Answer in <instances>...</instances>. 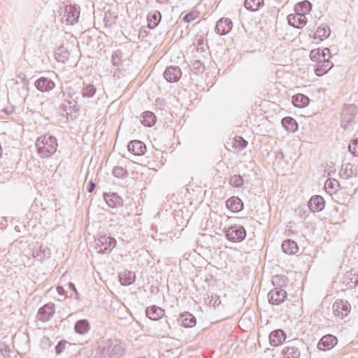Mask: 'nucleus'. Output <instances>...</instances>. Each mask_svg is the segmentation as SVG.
<instances>
[{
    "label": "nucleus",
    "mask_w": 358,
    "mask_h": 358,
    "mask_svg": "<svg viewBox=\"0 0 358 358\" xmlns=\"http://www.w3.org/2000/svg\"><path fill=\"white\" fill-rule=\"evenodd\" d=\"M102 358H119L125 350V343L120 339L110 338L99 347Z\"/></svg>",
    "instance_id": "nucleus-1"
},
{
    "label": "nucleus",
    "mask_w": 358,
    "mask_h": 358,
    "mask_svg": "<svg viewBox=\"0 0 358 358\" xmlns=\"http://www.w3.org/2000/svg\"><path fill=\"white\" fill-rule=\"evenodd\" d=\"M38 154L42 158H47L55 153L57 148L56 138L49 134L38 137L36 142Z\"/></svg>",
    "instance_id": "nucleus-2"
},
{
    "label": "nucleus",
    "mask_w": 358,
    "mask_h": 358,
    "mask_svg": "<svg viewBox=\"0 0 358 358\" xmlns=\"http://www.w3.org/2000/svg\"><path fill=\"white\" fill-rule=\"evenodd\" d=\"M287 279L285 275H277L273 278L272 282L273 285H278L279 287L271 289L268 294L270 303L278 306L284 302L287 297V292L281 287L287 285Z\"/></svg>",
    "instance_id": "nucleus-3"
},
{
    "label": "nucleus",
    "mask_w": 358,
    "mask_h": 358,
    "mask_svg": "<svg viewBox=\"0 0 358 358\" xmlns=\"http://www.w3.org/2000/svg\"><path fill=\"white\" fill-rule=\"evenodd\" d=\"M225 237L229 241L238 243L243 241L246 237V230L239 224H234L224 229Z\"/></svg>",
    "instance_id": "nucleus-4"
},
{
    "label": "nucleus",
    "mask_w": 358,
    "mask_h": 358,
    "mask_svg": "<svg viewBox=\"0 0 358 358\" xmlns=\"http://www.w3.org/2000/svg\"><path fill=\"white\" fill-rule=\"evenodd\" d=\"M116 244L115 238L101 236L96 240V250L99 253H110Z\"/></svg>",
    "instance_id": "nucleus-5"
},
{
    "label": "nucleus",
    "mask_w": 358,
    "mask_h": 358,
    "mask_svg": "<svg viewBox=\"0 0 358 358\" xmlns=\"http://www.w3.org/2000/svg\"><path fill=\"white\" fill-rule=\"evenodd\" d=\"M332 309L336 317L343 319L350 313L351 306L348 301L337 299L333 304Z\"/></svg>",
    "instance_id": "nucleus-6"
},
{
    "label": "nucleus",
    "mask_w": 358,
    "mask_h": 358,
    "mask_svg": "<svg viewBox=\"0 0 358 358\" xmlns=\"http://www.w3.org/2000/svg\"><path fill=\"white\" fill-rule=\"evenodd\" d=\"M55 313V305L50 302L43 305L38 309L36 318L42 322H47L53 317Z\"/></svg>",
    "instance_id": "nucleus-7"
},
{
    "label": "nucleus",
    "mask_w": 358,
    "mask_h": 358,
    "mask_svg": "<svg viewBox=\"0 0 358 358\" xmlns=\"http://www.w3.org/2000/svg\"><path fill=\"white\" fill-rule=\"evenodd\" d=\"M80 17V7L76 5H67L64 8L63 20L70 24H73L78 21Z\"/></svg>",
    "instance_id": "nucleus-8"
},
{
    "label": "nucleus",
    "mask_w": 358,
    "mask_h": 358,
    "mask_svg": "<svg viewBox=\"0 0 358 358\" xmlns=\"http://www.w3.org/2000/svg\"><path fill=\"white\" fill-rule=\"evenodd\" d=\"M299 343V341H288L282 350L283 358H300Z\"/></svg>",
    "instance_id": "nucleus-9"
},
{
    "label": "nucleus",
    "mask_w": 358,
    "mask_h": 358,
    "mask_svg": "<svg viewBox=\"0 0 358 358\" xmlns=\"http://www.w3.org/2000/svg\"><path fill=\"white\" fill-rule=\"evenodd\" d=\"M338 343L337 338L331 334H327L320 340L317 348L320 350L327 351L332 349Z\"/></svg>",
    "instance_id": "nucleus-10"
},
{
    "label": "nucleus",
    "mask_w": 358,
    "mask_h": 358,
    "mask_svg": "<svg viewBox=\"0 0 358 358\" xmlns=\"http://www.w3.org/2000/svg\"><path fill=\"white\" fill-rule=\"evenodd\" d=\"M182 76V71L179 66H170L166 67L164 72V78L169 83L178 82Z\"/></svg>",
    "instance_id": "nucleus-11"
},
{
    "label": "nucleus",
    "mask_w": 358,
    "mask_h": 358,
    "mask_svg": "<svg viewBox=\"0 0 358 358\" xmlns=\"http://www.w3.org/2000/svg\"><path fill=\"white\" fill-rule=\"evenodd\" d=\"M357 113V108L353 104L348 105L343 109L342 114V126L344 129H346L347 125L350 123Z\"/></svg>",
    "instance_id": "nucleus-12"
},
{
    "label": "nucleus",
    "mask_w": 358,
    "mask_h": 358,
    "mask_svg": "<svg viewBox=\"0 0 358 358\" xmlns=\"http://www.w3.org/2000/svg\"><path fill=\"white\" fill-rule=\"evenodd\" d=\"M232 21L229 18H222L216 24L215 31L220 35L224 36L227 34L232 29Z\"/></svg>",
    "instance_id": "nucleus-13"
},
{
    "label": "nucleus",
    "mask_w": 358,
    "mask_h": 358,
    "mask_svg": "<svg viewBox=\"0 0 358 358\" xmlns=\"http://www.w3.org/2000/svg\"><path fill=\"white\" fill-rule=\"evenodd\" d=\"M60 110L62 112L66 113L67 118L70 116V117L73 119V117H76V114L78 110L77 102L75 100H65L60 106Z\"/></svg>",
    "instance_id": "nucleus-14"
},
{
    "label": "nucleus",
    "mask_w": 358,
    "mask_h": 358,
    "mask_svg": "<svg viewBox=\"0 0 358 358\" xmlns=\"http://www.w3.org/2000/svg\"><path fill=\"white\" fill-rule=\"evenodd\" d=\"M36 89L42 92H49L55 87V83L50 78L41 77L35 82Z\"/></svg>",
    "instance_id": "nucleus-15"
},
{
    "label": "nucleus",
    "mask_w": 358,
    "mask_h": 358,
    "mask_svg": "<svg viewBox=\"0 0 358 358\" xmlns=\"http://www.w3.org/2000/svg\"><path fill=\"white\" fill-rule=\"evenodd\" d=\"M287 18L289 24L296 29L303 27L307 23L306 16H302L301 15H299L295 13L288 15Z\"/></svg>",
    "instance_id": "nucleus-16"
},
{
    "label": "nucleus",
    "mask_w": 358,
    "mask_h": 358,
    "mask_svg": "<svg viewBox=\"0 0 358 358\" xmlns=\"http://www.w3.org/2000/svg\"><path fill=\"white\" fill-rule=\"evenodd\" d=\"M128 150L136 155H142L146 151L145 143L138 140L131 141L128 143Z\"/></svg>",
    "instance_id": "nucleus-17"
},
{
    "label": "nucleus",
    "mask_w": 358,
    "mask_h": 358,
    "mask_svg": "<svg viewBox=\"0 0 358 358\" xmlns=\"http://www.w3.org/2000/svg\"><path fill=\"white\" fill-rule=\"evenodd\" d=\"M286 339V334L282 329L273 331L269 335V341L271 345L278 346Z\"/></svg>",
    "instance_id": "nucleus-18"
},
{
    "label": "nucleus",
    "mask_w": 358,
    "mask_h": 358,
    "mask_svg": "<svg viewBox=\"0 0 358 358\" xmlns=\"http://www.w3.org/2000/svg\"><path fill=\"white\" fill-rule=\"evenodd\" d=\"M308 207L312 212H320L324 207V200L320 195L313 196L308 201Z\"/></svg>",
    "instance_id": "nucleus-19"
},
{
    "label": "nucleus",
    "mask_w": 358,
    "mask_h": 358,
    "mask_svg": "<svg viewBox=\"0 0 358 358\" xmlns=\"http://www.w3.org/2000/svg\"><path fill=\"white\" fill-rule=\"evenodd\" d=\"M104 199L110 208H117L123 205V199L116 193L104 194Z\"/></svg>",
    "instance_id": "nucleus-20"
},
{
    "label": "nucleus",
    "mask_w": 358,
    "mask_h": 358,
    "mask_svg": "<svg viewBox=\"0 0 358 358\" xmlns=\"http://www.w3.org/2000/svg\"><path fill=\"white\" fill-rule=\"evenodd\" d=\"M164 313L165 311L164 309L156 306L148 307L145 310L147 317L152 320H158L161 319L164 315Z\"/></svg>",
    "instance_id": "nucleus-21"
},
{
    "label": "nucleus",
    "mask_w": 358,
    "mask_h": 358,
    "mask_svg": "<svg viewBox=\"0 0 358 358\" xmlns=\"http://www.w3.org/2000/svg\"><path fill=\"white\" fill-rule=\"evenodd\" d=\"M227 208L234 213H237L243 209V203L236 196H232L227 200Z\"/></svg>",
    "instance_id": "nucleus-22"
},
{
    "label": "nucleus",
    "mask_w": 358,
    "mask_h": 358,
    "mask_svg": "<svg viewBox=\"0 0 358 358\" xmlns=\"http://www.w3.org/2000/svg\"><path fill=\"white\" fill-rule=\"evenodd\" d=\"M162 19L161 13L158 10L150 12L147 16L148 27L150 29H155L160 22Z\"/></svg>",
    "instance_id": "nucleus-23"
},
{
    "label": "nucleus",
    "mask_w": 358,
    "mask_h": 358,
    "mask_svg": "<svg viewBox=\"0 0 358 358\" xmlns=\"http://www.w3.org/2000/svg\"><path fill=\"white\" fill-rule=\"evenodd\" d=\"M312 8V4L308 1H303L296 3L294 6V13L302 16H306Z\"/></svg>",
    "instance_id": "nucleus-24"
},
{
    "label": "nucleus",
    "mask_w": 358,
    "mask_h": 358,
    "mask_svg": "<svg viewBox=\"0 0 358 358\" xmlns=\"http://www.w3.org/2000/svg\"><path fill=\"white\" fill-rule=\"evenodd\" d=\"M281 248L282 251L287 255H294L299 250L296 243L290 239L284 241Z\"/></svg>",
    "instance_id": "nucleus-25"
},
{
    "label": "nucleus",
    "mask_w": 358,
    "mask_h": 358,
    "mask_svg": "<svg viewBox=\"0 0 358 358\" xmlns=\"http://www.w3.org/2000/svg\"><path fill=\"white\" fill-rule=\"evenodd\" d=\"M309 102V98L303 94H297L292 96V103L297 108H304L308 105Z\"/></svg>",
    "instance_id": "nucleus-26"
},
{
    "label": "nucleus",
    "mask_w": 358,
    "mask_h": 358,
    "mask_svg": "<svg viewBox=\"0 0 358 358\" xmlns=\"http://www.w3.org/2000/svg\"><path fill=\"white\" fill-rule=\"evenodd\" d=\"M333 66V64L329 60L322 61L315 69V73L317 76H322L329 71Z\"/></svg>",
    "instance_id": "nucleus-27"
},
{
    "label": "nucleus",
    "mask_w": 358,
    "mask_h": 358,
    "mask_svg": "<svg viewBox=\"0 0 358 358\" xmlns=\"http://www.w3.org/2000/svg\"><path fill=\"white\" fill-rule=\"evenodd\" d=\"M119 278L122 285H130L134 282L136 275L130 271H124L120 274Z\"/></svg>",
    "instance_id": "nucleus-28"
},
{
    "label": "nucleus",
    "mask_w": 358,
    "mask_h": 358,
    "mask_svg": "<svg viewBox=\"0 0 358 358\" xmlns=\"http://www.w3.org/2000/svg\"><path fill=\"white\" fill-rule=\"evenodd\" d=\"M90 323L85 319L77 321L74 326L75 331L81 335L86 334L90 330Z\"/></svg>",
    "instance_id": "nucleus-29"
},
{
    "label": "nucleus",
    "mask_w": 358,
    "mask_h": 358,
    "mask_svg": "<svg viewBox=\"0 0 358 358\" xmlns=\"http://www.w3.org/2000/svg\"><path fill=\"white\" fill-rule=\"evenodd\" d=\"M282 125L287 131L294 132L298 129L296 121L291 117H284L281 121Z\"/></svg>",
    "instance_id": "nucleus-30"
},
{
    "label": "nucleus",
    "mask_w": 358,
    "mask_h": 358,
    "mask_svg": "<svg viewBox=\"0 0 358 358\" xmlns=\"http://www.w3.org/2000/svg\"><path fill=\"white\" fill-rule=\"evenodd\" d=\"M355 169L354 165L348 163L342 166L340 171V176L344 179H348L351 177L355 176Z\"/></svg>",
    "instance_id": "nucleus-31"
},
{
    "label": "nucleus",
    "mask_w": 358,
    "mask_h": 358,
    "mask_svg": "<svg viewBox=\"0 0 358 358\" xmlns=\"http://www.w3.org/2000/svg\"><path fill=\"white\" fill-rule=\"evenodd\" d=\"M204 299L205 303L207 306H213L214 308H216L221 303V300L219 296L210 292L206 294Z\"/></svg>",
    "instance_id": "nucleus-32"
},
{
    "label": "nucleus",
    "mask_w": 358,
    "mask_h": 358,
    "mask_svg": "<svg viewBox=\"0 0 358 358\" xmlns=\"http://www.w3.org/2000/svg\"><path fill=\"white\" fill-rule=\"evenodd\" d=\"M180 320L181 324L185 327H192L196 324L195 317L189 313L181 314Z\"/></svg>",
    "instance_id": "nucleus-33"
},
{
    "label": "nucleus",
    "mask_w": 358,
    "mask_h": 358,
    "mask_svg": "<svg viewBox=\"0 0 358 358\" xmlns=\"http://www.w3.org/2000/svg\"><path fill=\"white\" fill-rule=\"evenodd\" d=\"M156 116L151 111H145L142 114L141 123L146 127H151L155 124Z\"/></svg>",
    "instance_id": "nucleus-34"
},
{
    "label": "nucleus",
    "mask_w": 358,
    "mask_h": 358,
    "mask_svg": "<svg viewBox=\"0 0 358 358\" xmlns=\"http://www.w3.org/2000/svg\"><path fill=\"white\" fill-rule=\"evenodd\" d=\"M70 53L68 51V50L64 48V46L59 47L57 50L55 52V59L59 62L64 63L66 62L69 58Z\"/></svg>",
    "instance_id": "nucleus-35"
},
{
    "label": "nucleus",
    "mask_w": 358,
    "mask_h": 358,
    "mask_svg": "<svg viewBox=\"0 0 358 358\" xmlns=\"http://www.w3.org/2000/svg\"><path fill=\"white\" fill-rule=\"evenodd\" d=\"M264 5V0H245L244 6L250 11L258 10Z\"/></svg>",
    "instance_id": "nucleus-36"
},
{
    "label": "nucleus",
    "mask_w": 358,
    "mask_h": 358,
    "mask_svg": "<svg viewBox=\"0 0 358 358\" xmlns=\"http://www.w3.org/2000/svg\"><path fill=\"white\" fill-rule=\"evenodd\" d=\"M314 35L315 38H319L320 41H323L330 35V29L328 26L318 27Z\"/></svg>",
    "instance_id": "nucleus-37"
},
{
    "label": "nucleus",
    "mask_w": 358,
    "mask_h": 358,
    "mask_svg": "<svg viewBox=\"0 0 358 358\" xmlns=\"http://www.w3.org/2000/svg\"><path fill=\"white\" fill-rule=\"evenodd\" d=\"M122 56L123 54L120 50H117L113 52L111 57V62L113 63V65L116 67L120 66L122 64Z\"/></svg>",
    "instance_id": "nucleus-38"
},
{
    "label": "nucleus",
    "mask_w": 358,
    "mask_h": 358,
    "mask_svg": "<svg viewBox=\"0 0 358 358\" xmlns=\"http://www.w3.org/2000/svg\"><path fill=\"white\" fill-rule=\"evenodd\" d=\"M96 88L93 85L88 84L83 88L82 95L83 97L91 98L96 93Z\"/></svg>",
    "instance_id": "nucleus-39"
},
{
    "label": "nucleus",
    "mask_w": 358,
    "mask_h": 358,
    "mask_svg": "<svg viewBox=\"0 0 358 358\" xmlns=\"http://www.w3.org/2000/svg\"><path fill=\"white\" fill-rule=\"evenodd\" d=\"M243 179L240 175H234L229 179V183L234 187H240L243 185Z\"/></svg>",
    "instance_id": "nucleus-40"
},
{
    "label": "nucleus",
    "mask_w": 358,
    "mask_h": 358,
    "mask_svg": "<svg viewBox=\"0 0 358 358\" xmlns=\"http://www.w3.org/2000/svg\"><path fill=\"white\" fill-rule=\"evenodd\" d=\"M324 187L326 189L331 192H336L339 187V182L336 179L329 178L326 180Z\"/></svg>",
    "instance_id": "nucleus-41"
},
{
    "label": "nucleus",
    "mask_w": 358,
    "mask_h": 358,
    "mask_svg": "<svg viewBox=\"0 0 358 358\" xmlns=\"http://www.w3.org/2000/svg\"><path fill=\"white\" fill-rule=\"evenodd\" d=\"M113 174L118 178H124L128 176L127 171L122 166H115L113 169Z\"/></svg>",
    "instance_id": "nucleus-42"
},
{
    "label": "nucleus",
    "mask_w": 358,
    "mask_h": 358,
    "mask_svg": "<svg viewBox=\"0 0 358 358\" xmlns=\"http://www.w3.org/2000/svg\"><path fill=\"white\" fill-rule=\"evenodd\" d=\"M248 145V142L241 136L234 138L233 146L240 150L244 149Z\"/></svg>",
    "instance_id": "nucleus-43"
},
{
    "label": "nucleus",
    "mask_w": 358,
    "mask_h": 358,
    "mask_svg": "<svg viewBox=\"0 0 358 358\" xmlns=\"http://www.w3.org/2000/svg\"><path fill=\"white\" fill-rule=\"evenodd\" d=\"M33 257L38 261L42 262L43 259L46 257V252L45 249H43L42 247H40L38 249L36 248L33 251Z\"/></svg>",
    "instance_id": "nucleus-44"
},
{
    "label": "nucleus",
    "mask_w": 358,
    "mask_h": 358,
    "mask_svg": "<svg viewBox=\"0 0 358 358\" xmlns=\"http://www.w3.org/2000/svg\"><path fill=\"white\" fill-rule=\"evenodd\" d=\"M208 48L207 42L201 37L198 39L196 42V49L197 51H200L201 52L207 53V50Z\"/></svg>",
    "instance_id": "nucleus-45"
},
{
    "label": "nucleus",
    "mask_w": 358,
    "mask_h": 358,
    "mask_svg": "<svg viewBox=\"0 0 358 358\" xmlns=\"http://www.w3.org/2000/svg\"><path fill=\"white\" fill-rule=\"evenodd\" d=\"M310 58L313 62H316L318 64L321 63L322 58L320 49H313L310 51Z\"/></svg>",
    "instance_id": "nucleus-46"
},
{
    "label": "nucleus",
    "mask_w": 358,
    "mask_h": 358,
    "mask_svg": "<svg viewBox=\"0 0 358 358\" xmlns=\"http://www.w3.org/2000/svg\"><path fill=\"white\" fill-rule=\"evenodd\" d=\"M171 327L169 324L166 322L164 324H161V329L159 331V335L162 337H168L169 336V330Z\"/></svg>",
    "instance_id": "nucleus-47"
},
{
    "label": "nucleus",
    "mask_w": 358,
    "mask_h": 358,
    "mask_svg": "<svg viewBox=\"0 0 358 358\" xmlns=\"http://www.w3.org/2000/svg\"><path fill=\"white\" fill-rule=\"evenodd\" d=\"M348 150L354 156H358V138L349 143Z\"/></svg>",
    "instance_id": "nucleus-48"
},
{
    "label": "nucleus",
    "mask_w": 358,
    "mask_h": 358,
    "mask_svg": "<svg viewBox=\"0 0 358 358\" xmlns=\"http://www.w3.org/2000/svg\"><path fill=\"white\" fill-rule=\"evenodd\" d=\"M192 68L196 73H203L205 69L203 64L199 60H194L192 64Z\"/></svg>",
    "instance_id": "nucleus-49"
},
{
    "label": "nucleus",
    "mask_w": 358,
    "mask_h": 358,
    "mask_svg": "<svg viewBox=\"0 0 358 358\" xmlns=\"http://www.w3.org/2000/svg\"><path fill=\"white\" fill-rule=\"evenodd\" d=\"M67 342L64 340H62L59 341L57 345L55 347V352L57 355H60L62 353L65 349L66 345Z\"/></svg>",
    "instance_id": "nucleus-50"
},
{
    "label": "nucleus",
    "mask_w": 358,
    "mask_h": 358,
    "mask_svg": "<svg viewBox=\"0 0 358 358\" xmlns=\"http://www.w3.org/2000/svg\"><path fill=\"white\" fill-rule=\"evenodd\" d=\"M320 52L322 61L329 60V59L331 57L330 50L329 48H324Z\"/></svg>",
    "instance_id": "nucleus-51"
},
{
    "label": "nucleus",
    "mask_w": 358,
    "mask_h": 358,
    "mask_svg": "<svg viewBox=\"0 0 358 358\" xmlns=\"http://www.w3.org/2000/svg\"><path fill=\"white\" fill-rule=\"evenodd\" d=\"M196 18V15L192 12L190 13H187L184 17H183V20L186 22H190L192 21H193L194 20H195Z\"/></svg>",
    "instance_id": "nucleus-52"
},
{
    "label": "nucleus",
    "mask_w": 358,
    "mask_h": 358,
    "mask_svg": "<svg viewBox=\"0 0 358 358\" xmlns=\"http://www.w3.org/2000/svg\"><path fill=\"white\" fill-rule=\"evenodd\" d=\"M1 352L4 358H8L10 357V349L8 346H5L1 350Z\"/></svg>",
    "instance_id": "nucleus-53"
},
{
    "label": "nucleus",
    "mask_w": 358,
    "mask_h": 358,
    "mask_svg": "<svg viewBox=\"0 0 358 358\" xmlns=\"http://www.w3.org/2000/svg\"><path fill=\"white\" fill-rule=\"evenodd\" d=\"M96 184L92 180H90L87 187L88 192L92 193L94 190Z\"/></svg>",
    "instance_id": "nucleus-54"
},
{
    "label": "nucleus",
    "mask_w": 358,
    "mask_h": 358,
    "mask_svg": "<svg viewBox=\"0 0 358 358\" xmlns=\"http://www.w3.org/2000/svg\"><path fill=\"white\" fill-rule=\"evenodd\" d=\"M69 287L71 290H73L75 292L76 299H78V293L77 292L75 285L73 282H69Z\"/></svg>",
    "instance_id": "nucleus-55"
},
{
    "label": "nucleus",
    "mask_w": 358,
    "mask_h": 358,
    "mask_svg": "<svg viewBox=\"0 0 358 358\" xmlns=\"http://www.w3.org/2000/svg\"><path fill=\"white\" fill-rule=\"evenodd\" d=\"M3 111L6 114L10 115V114H12L14 112V109H13V107L5 108L3 109Z\"/></svg>",
    "instance_id": "nucleus-56"
},
{
    "label": "nucleus",
    "mask_w": 358,
    "mask_h": 358,
    "mask_svg": "<svg viewBox=\"0 0 358 358\" xmlns=\"http://www.w3.org/2000/svg\"><path fill=\"white\" fill-rule=\"evenodd\" d=\"M57 290L60 295L63 294L65 292V290L62 287H57Z\"/></svg>",
    "instance_id": "nucleus-57"
},
{
    "label": "nucleus",
    "mask_w": 358,
    "mask_h": 358,
    "mask_svg": "<svg viewBox=\"0 0 358 358\" xmlns=\"http://www.w3.org/2000/svg\"><path fill=\"white\" fill-rule=\"evenodd\" d=\"M156 1H157V2L160 3H167L169 1V0H156Z\"/></svg>",
    "instance_id": "nucleus-58"
}]
</instances>
